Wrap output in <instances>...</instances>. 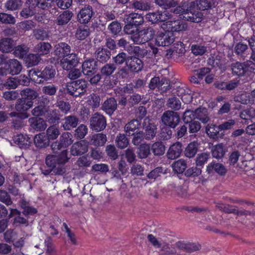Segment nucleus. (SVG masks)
Returning <instances> with one entry per match:
<instances>
[{"label": "nucleus", "mask_w": 255, "mask_h": 255, "mask_svg": "<svg viewBox=\"0 0 255 255\" xmlns=\"http://www.w3.org/2000/svg\"><path fill=\"white\" fill-rule=\"evenodd\" d=\"M206 172L210 174L216 173L223 175V165L213 160L207 166Z\"/></svg>", "instance_id": "nucleus-35"}, {"label": "nucleus", "mask_w": 255, "mask_h": 255, "mask_svg": "<svg viewBox=\"0 0 255 255\" xmlns=\"http://www.w3.org/2000/svg\"><path fill=\"white\" fill-rule=\"evenodd\" d=\"M66 87L67 94L74 97H81L86 91L87 83L85 80H78L68 82Z\"/></svg>", "instance_id": "nucleus-2"}, {"label": "nucleus", "mask_w": 255, "mask_h": 255, "mask_svg": "<svg viewBox=\"0 0 255 255\" xmlns=\"http://www.w3.org/2000/svg\"><path fill=\"white\" fill-rule=\"evenodd\" d=\"M177 5L178 3L175 6L172 7L173 8L171 10L174 13L182 14L183 15V18L186 19L187 20L192 22L195 21V18L194 17L193 14H192V16H190V13L188 12V10L187 9L185 10V9L183 8L182 6Z\"/></svg>", "instance_id": "nucleus-42"}, {"label": "nucleus", "mask_w": 255, "mask_h": 255, "mask_svg": "<svg viewBox=\"0 0 255 255\" xmlns=\"http://www.w3.org/2000/svg\"><path fill=\"white\" fill-rule=\"evenodd\" d=\"M56 106L59 108L60 111L64 114H67L70 111L71 105L69 102L62 100H58L55 104Z\"/></svg>", "instance_id": "nucleus-59"}, {"label": "nucleus", "mask_w": 255, "mask_h": 255, "mask_svg": "<svg viewBox=\"0 0 255 255\" xmlns=\"http://www.w3.org/2000/svg\"><path fill=\"white\" fill-rule=\"evenodd\" d=\"M40 57L37 54L30 53L24 57V61L25 65L28 67H32L38 64Z\"/></svg>", "instance_id": "nucleus-44"}, {"label": "nucleus", "mask_w": 255, "mask_h": 255, "mask_svg": "<svg viewBox=\"0 0 255 255\" xmlns=\"http://www.w3.org/2000/svg\"><path fill=\"white\" fill-rule=\"evenodd\" d=\"M79 63V58L77 55L74 53H71L63 59L60 60V65L65 70H70L76 68Z\"/></svg>", "instance_id": "nucleus-11"}, {"label": "nucleus", "mask_w": 255, "mask_h": 255, "mask_svg": "<svg viewBox=\"0 0 255 255\" xmlns=\"http://www.w3.org/2000/svg\"><path fill=\"white\" fill-rule=\"evenodd\" d=\"M32 107V103L26 101L22 98L18 99L15 104V109L19 113H27V110Z\"/></svg>", "instance_id": "nucleus-37"}, {"label": "nucleus", "mask_w": 255, "mask_h": 255, "mask_svg": "<svg viewBox=\"0 0 255 255\" xmlns=\"http://www.w3.org/2000/svg\"><path fill=\"white\" fill-rule=\"evenodd\" d=\"M146 119L144 121L143 126L145 129V132L144 133V138L147 140H150L153 139L156 133V127L155 125L149 123L147 126L145 127Z\"/></svg>", "instance_id": "nucleus-39"}, {"label": "nucleus", "mask_w": 255, "mask_h": 255, "mask_svg": "<svg viewBox=\"0 0 255 255\" xmlns=\"http://www.w3.org/2000/svg\"><path fill=\"white\" fill-rule=\"evenodd\" d=\"M13 50V53L15 57L22 59L26 56L29 51V48L26 45L23 44L15 46Z\"/></svg>", "instance_id": "nucleus-43"}, {"label": "nucleus", "mask_w": 255, "mask_h": 255, "mask_svg": "<svg viewBox=\"0 0 255 255\" xmlns=\"http://www.w3.org/2000/svg\"><path fill=\"white\" fill-rule=\"evenodd\" d=\"M173 170L178 173H182L187 168V163L184 160L179 159L175 161L172 165Z\"/></svg>", "instance_id": "nucleus-56"}, {"label": "nucleus", "mask_w": 255, "mask_h": 255, "mask_svg": "<svg viewBox=\"0 0 255 255\" xmlns=\"http://www.w3.org/2000/svg\"><path fill=\"white\" fill-rule=\"evenodd\" d=\"M116 143L117 146L121 149L126 148L128 144V139L124 134H119L116 138Z\"/></svg>", "instance_id": "nucleus-61"}, {"label": "nucleus", "mask_w": 255, "mask_h": 255, "mask_svg": "<svg viewBox=\"0 0 255 255\" xmlns=\"http://www.w3.org/2000/svg\"><path fill=\"white\" fill-rule=\"evenodd\" d=\"M90 128L92 130L101 131L107 126V120L102 114L97 112L92 115L90 121Z\"/></svg>", "instance_id": "nucleus-7"}, {"label": "nucleus", "mask_w": 255, "mask_h": 255, "mask_svg": "<svg viewBox=\"0 0 255 255\" xmlns=\"http://www.w3.org/2000/svg\"><path fill=\"white\" fill-rule=\"evenodd\" d=\"M200 143L197 141H193L188 144L184 151L186 157L191 158L195 156L199 150Z\"/></svg>", "instance_id": "nucleus-31"}, {"label": "nucleus", "mask_w": 255, "mask_h": 255, "mask_svg": "<svg viewBox=\"0 0 255 255\" xmlns=\"http://www.w3.org/2000/svg\"><path fill=\"white\" fill-rule=\"evenodd\" d=\"M132 6L136 9L147 10L150 8V4L144 0H132Z\"/></svg>", "instance_id": "nucleus-55"}, {"label": "nucleus", "mask_w": 255, "mask_h": 255, "mask_svg": "<svg viewBox=\"0 0 255 255\" xmlns=\"http://www.w3.org/2000/svg\"><path fill=\"white\" fill-rule=\"evenodd\" d=\"M13 40L10 38H2L0 41V51L2 52H9L13 50Z\"/></svg>", "instance_id": "nucleus-41"}, {"label": "nucleus", "mask_w": 255, "mask_h": 255, "mask_svg": "<svg viewBox=\"0 0 255 255\" xmlns=\"http://www.w3.org/2000/svg\"><path fill=\"white\" fill-rule=\"evenodd\" d=\"M60 134L59 129L55 125L50 126L46 130L45 134L48 137V139L54 140L57 138Z\"/></svg>", "instance_id": "nucleus-54"}, {"label": "nucleus", "mask_w": 255, "mask_h": 255, "mask_svg": "<svg viewBox=\"0 0 255 255\" xmlns=\"http://www.w3.org/2000/svg\"><path fill=\"white\" fill-rule=\"evenodd\" d=\"M233 73L239 76H250L255 70V63L251 60H247L244 63L239 62L232 66Z\"/></svg>", "instance_id": "nucleus-3"}, {"label": "nucleus", "mask_w": 255, "mask_h": 255, "mask_svg": "<svg viewBox=\"0 0 255 255\" xmlns=\"http://www.w3.org/2000/svg\"><path fill=\"white\" fill-rule=\"evenodd\" d=\"M151 149L155 155L160 156L164 154L165 146L161 141H156L152 144Z\"/></svg>", "instance_id": "nucleus-49"}, {"label": "nucleus", "mask_w": 255, "mask_h": 255, "mask_svg": "<svg viewBox=\"0 0 255 255\" xmlns=\"http://www.w3.org/2000/svg\"><path fill=\"white\" fill-rule=\"evenodd\" d=\"M173 51L176 53L178 56H182L185 52V46L181 41H175L173 43Z\"/></svg>", "instance_id": "nucleus-57"}, {"label": "nucleus", "mask_w": 255, "mask_h": 255, "mask_svg": "<svg viewBox=\"0 0 255 255\" xmlns=\"http://www.w3.org/2000/svg\"><path fill=\"white\" fill-rule=\"evenodd\" d=\"M29 74L35 83L40 84L46 82L53 78L56 71L54 66L48 65L40 69L31 70Z\"/></svg>", "instance_id": "nucleus-1"}, {"label": "nucleus", "mask_w": 255, "mask_h": 255, "mask_svg": "<svg viewBox=\"0 0 255 255\" xmlns=\"http://www.w3.org/2000/svg\"><path fill=\"white\" fill-rule=\"evenodd\" d=\"M51 48V45L48 42H40L35 47V51L40 56L48 54Z\"/></svg>", "instance_id": "nucleus-46"}, {"label": "nucleus", "mask_w": 255, "mask_h": 255, "mask_svg": "<svg viewBox=\"0 0 255 255\" xmlns=\"http://www.w3.org/2000/svg\"><path fill=\"white\" fill-rule=\"evenodd\" d=\"M176 246L182 251L189 253L199 251L201 249V246L199 244L192 243H185L182 241L177 242Z\"/></svg>", "instance_id": "nucleus-26"}, {"label": "nucleus", "mask_w": 255, "mask_h": 255, "mask_svg": "<svg viewBox=\"0 0 255 255\" xmlns=\"http://www.w3.org/2000/svg\"><path fill=\"white\" fill-rule=\"evenodd\" d=\"M73 15V12L70 10L60 11L55 19V23L57 26H65L70 21Z\"/></svg>", "instance_id": "nucleus-15"}, {"label": "nucleus", "mask_w": 255, "mask_h": 255, "mask_svg": "<svg viewBox=\"0 0 255 255\" xmlns=\"http://www.w3.org/2000/svg\"><path fill=\"white\" fill-rule=\"evenodd\" d=\"M88 151V146L84 141L76 142L71 147V153L73 155L84 154Z\"/></svg>", "instance_id": "nucleus-29"}, {"label": "nucleus", "mask_w": 255, "mask_h": 255, "mask_svg": "<svg viewBox=\"0 0 255 255\" xmlns=\"http://www.w3.org/2000/svg\"><path fill=\"white\" fill-rule=\"evenodd\" d=\"M161 121L165 126L175 128L180 122V117L177 112L167 110L163 113L161 117Z\"/></svg>", "instance_id": "nucleus-6"}, {"label": "nucleus", "mask_w": 255, "mask_h": 255, "mask_svg": "<svg viewBox=\"0 0 255 255\" xmlns=\"http://www.w3.org/2000/svg\"><path fill=\"white\" fill-rule=\"evenodd\" d=\"M90 27L86 24L78 26L75 32L76 38L80 40H85L90 34Z\"/></svg>", "instance_id": "nucleus-33"}, {"label": "nucleus", "mask_w": 255, "mask_h": 255, "mask_svg": "<svg viewBox=\"0 0 255 255\" xmlns=\"http://www.w3.org/2000/svg\"><path fill=\"white\" fill-rule=\"evenodd\" d=\"M21 98L26 101H30L33 105V101L38 96L37 92L30 88H25L20 92Z\"/></svg>", "instance_id": "nucleus-38"}, {"label": "nucleus", "mask_w": 255, "mask_h": 255, "mask_svg": "<svg viewBox=\"0 0 255 255\" xmlns=\"http://www.w3.org/2000/svg\"><path fill=\"white\" fill-rule=\"evenodd\" d=\"M32 140L35 146L39 149L46 147L49 145L50 142L48 137L44 132L35 135Z\"/></svg>", "instance_id": "nucleus-27"}, {"label": "nucleus", "mask_w": 255, "mask_h": 255, "mask_svg": "<svg viewBox=\"0 0 255 255\" xmlns=\"http://www.w3.org/2000/svg\"><path fill=\"white\" fill-rule=\"evenodd\" d=\"M248 49V46L246 44L242 42H239L236 44L234 48V53L239 57L244 58L246 57V52Z\"/></svg>", "instance_id": "nucleus-51"}, {"label": "nucleus", "mask_w": 255, "mask_h": 255, "mask_svg": "<svg viewBox=\"0 0 255 255\" xmlns=\"http://www.w3.org/2000/svg\"><path fill=\"white\" fill-rule=\"evenodd\" d=\"M13 141L20 148L27 149L32 143L31 137L27 134H17L14 136Z\"/></svg>", "instance_id": "nucleus-16"}, {"label": "nucleus", "mask_w": 255, "mask_h": 255, "mask_svg": "<svg viewBox=\"0 0 255 255\" xmlns=\"http://www.w3.org/2000/svg\"><path fill=\"white\" fill-rule=\"evenodd\" d=\"M76 163L79 168L88 167L91 165L92 160L90 157L83 155L78 159Z\"/></svg>", "instance_id": "nucleus-63"}, {"label": "nucleus", "mask_w": 255, "mask_h": 255, "mask_svg": "<svg viewBox=\"0 0 255 255\" xmlns=\"http://www.w3.org/2000/svg\"><path fill=\"white\" fill-rule=\"evenodd\" d=\"M50 8L52 10L56 9L55 3L52 0H39L38 9L50 11Z\"/></svg>", "instance_id": "nucleus-58"}, {"label": "nucleus", "mask_w": 255, "mask_h": 255, "mask_svg": "<svg viewBox=\"0 0 255 255\" xmlns=\"http://www.w3.org/2000/svg\"><path fill=\"white\" fill-rule=\"evenodd\" d=\"M94 54L96 59L100 63L107 62L111 56V51L103 46L98 47Z\"/></svg>", "instance_id": "nucleus-21"}, {"label": "nucleus", "mask_w": 255, "mask_h": 255, "mask_svg": "<svg viewBox=\"0 0 255 255\" xmlns=\"http://www.w3.org/2000/svg\"><path fill=\"white\" fill-rule=\"evenodd\" d=\"M155 35V31L151 27H147L139 30L135 34L131 36L134 43L137 44L150 42Z\"/></svg>", "instance_id": "nucleus-5"}, {"label": "nucleus", "mask_w": 255, "mask_h": 255, "mask_svg": "<svg viewBox=\"0 0 255 255\" xmlns=\"http://www.w3.org/2000/svg\"><path fill=\"white\" fill-rule=\"evenodd\" d=\"M126 25L124 27V31L127 34H131V36L135 34L139 31V28L134 24L129 22L126 19L125 21Z\"/></svg>", "instance_id": "nucleus-60"}, {"label": "nucleus", "mask_w": 255, "mask_h": 255, "mask_svg": "<svg viewBox=\"0 0 255 255\" xmlns=\"http://www.w3.org/2000/svg\"><path fill=\"white\" fill-rule=\"evenodd\" d=\"M126 65L131 72H138L143 68V62L136 57L129 56Z\"/></svg>", "instance_id": "nucleus-19"}, {"label": "nucleus", "mask_w": 255, "mask_h": 255, "mask_svg": "<svg viewBox=\"0 0 255 255\" xmlns=\"http://www.w3.org/2000/svg\"><path fill=\"white\" fill-rule=\"evenodd\" d=\"M110 32L112 34V37H115L118 35L122 30V25L121 23L117 21H112L108 27Z\"/></svg>", "instance_id": "nucleus-50"}, {"label": "nucleus", "mask_w": 255, "mask_h": 255, "mask_svg": "<svg viewBox=\"0 0 255 255\" xmlns=\"http://www.w3.org/2000/svg\"><path fill=\"white\" fill-rule=\"evenodd\" d=\"M224 213H234L238 216H242V215H251L252 214V212L250 211L246 210L244 209L239 210L238 209L233 208V207H230L228 205L224 204Z\"/></svg>", "instance_id": "nucleus-48"}, {"label": "nucleus", "mask_w": 255, "mask_h": 255, "mask_svg": "<svg viewBox=\"0 0 255 255\" xmlns=\"http://www.w3.org/2000/svg\"><path fill=\"white\" fill-rule=\"evenodd\" d=\"M116 69L114 64H106L101 69V72L103 76H106L103 84L108 89L113 88L115 85V82L110 80V75L114 73Z\"/></svg>", "instance_id": "nucleus-9"}, {"label": "nucleus", "mask_w": 255, "mask_h": 255, "mask_svg": "<svg viewBox=\"0 0 255 255\" xmlns=\"http://www.w3.org/2000/svg\"><path fill=\"white\" fill-rule=\"evenodd\" d=\"M150 154V147L148 144L140 145L138 148L137 156L140 158H146Z\"/></svg>", "instance_id": "nucleus-53"}, {"label": "nucleus", "mask_w": 255, "mask_h": 255, "mask_svg": "<svg viewBox=\"0 0 255 255\" xmlns=\"http://www.w3.org/2000/svg\"><path fill=\"white\" fill-rule=\"evenodd\" d=\"M251 95L247 93H242L235 96L234 98V101L241 103L243 104H252L254 100L252 99Z\"/></svg>", "instance_id": "nucleus-47"}, {"label": "nucleus", "mask_w": 255, "mask_h": 255, "mask_svg": "<svg viewBox=\"0 0 255 255\" xmlns=\"http://www.w3.org/2000/svg\"><path fill=\"white\" fill-rule=\"evenodd\" d=\"M210 158V154L208 152H203L198 154L196 159V165L200 167V169L203 167L204 164L207 162Z\"/></svg>", "instance_id": "nucleus-52"}, {"label": "nucleus", "mask_w": 255, "mask_h": 255, "mask_svg": "<svg viewBox=\"0 0 255 255\" xmlns=\"http://www.w3.org/2000/svg\"><path fill=\"white\" fill-rule=\"evenodd\" d=\"M9 74H18L22 70V65L16 59H9L5 64Z\"/></svg>", "instance_id": "nucleus-25"}, {"label": "nucleus", "mask_w": 255, "mask_h": 255, "mask_svg": "<svg viewBox=\"0 0 255 255\" xmlns=\"http://www.w3.org/2000/svg\"><path fill=\"white\" fill-rule=\"evenodd\" d=\"M101 98L99 95L93 93L91 94L88 100V104L92 107V108H97L100 105Z\"/></svg>", "instance_id": "nucleus-64"}, {"label": "nucleus", "mask_w": 255, "mask_h": 255, "mask_svg": "<svg viewBox=\"0 0 255 255\" xmlns=\"http://www.w3.org/2000/svg\"><path fill=\"white\" fill-rule=\"evenodd\" d=\"M140 122L137 119H133L128 122L125 127L126 133L128 136H131L134 133L139 131Z\"/></svg>", "instance_id": "nucleus-32"}, {"label": "nucleus", "mask_w": 255, "mask_h": 255, "mask_svg": "<svg viewBox=\"0 0 255 255\" xmlns=\"http://www.w3.org/2000/svg\"><path fill=\"white\" fill-rule=\"evenodd\" d=\"M167 31L171 32H179L185 30L187 27V24L181 20L174 21L168 20L166 22Z\"/></svg>", "instance_id": "nucleus-20"}, {"label": "nucleus", "mask_w": 255, "mask_h": 255, "mask_svg": "<svg viewBox=\"0 0 255 255\" xmlns=\"http://www.w3.org/2000/svg\"><path fill=\"white\" fill-rule=\"evenodd\" d=\"M68 151L67 149H64L58 155H48L45 159L47 165H51L52 164H58L64 165L68 162Z\"/></svg>", "instance_id": "nucleus-8"}, {"label": "nucleus", "mask_w": 255, "mask_h": 255, "mask_svg": "<svg viewBox=\"0 0 255 255\" xmlns=\"http://www.w3.org/2000/svg\"><path fill=\"white\" fill-rule=\"evenodd\" d=\"M126 20L130 23L134 24L139 27L144 22L143 16L141 14L132 12L129 13L126 18Z\"/></svg>", "instance_id": "nucleus-40"}, {"label": "nucleus", "mask_w": 255, "mask_h": 255, "mask_svg": "<svg viewBox=\"0 0 255 255\" xmlns=\"http://www.w3.org/2000/svg\"><path fill=\"white\" fill-rule=\"evenodd\" d=\"M9 116L12 118V127L14 129H18L23 126V120L29 117V114L27 113H18L12 112L9 114Z\"/></svg>", "instance_id": "nucleus-13"}, {"label": "nucleus", "mask_w": 255, "mask_h": 255, "mask_svg": "<svg viewBox=\"0 0 255 255\" xmlns=\"http://www.w3.org/2000/svg\"><path fill=\"white\" fill-rule=\"evenodd\" d=\"M79 120L75 116H66L61 120V127L65 130H70L77 127Z\"/></svg>", "instance_id": "nucleus-22"}, {"label": "nucleus", "mask_w": 255, "mask_h": 255, "mask_svg": "<svg viewBox=\"0 0 255 255\" xmlns=\"http://www.w3.org/2000/svg\"><path fill=\"white\" fill-rule=\"evenodd\" d=\"M223 124L217 126L215 125H208L206 128V132L211 138L219 139L223 136Z\"/></svg>", "instance_id": "nucleus-18"}, {"label": "nucleus", "mask_w": 255, "mask_h": 255, "mask_svg": "<svg viewBox=\"0 0 255 255\" xmlns=\"http://www.w3.org/2000/svg\"><path fill=\"white\" fill-rule=\"evenodd\" d=\"M97 61L94 58L85 60L82 65V72L85 75H92L97 72Z\"/></svg>", "instance_id": "nucleus-17"}, {"label": "nucleus", "mask_w": 255, "mask_h": 255, "mask_svg": "<svg viewBox=\"0 0 255 255\" xmlns=\"http://www.w3.org/2000/svg\"><path fill=\"white\" fill-rule=\"evenodd\" d=\"M31 129L35 131H42L47 127L46 121L39 117H32L28 120Z\"/></svg>", "instance_id": "nucleus-23"}, {"label": "nucleus", "mask_w": 255, "mask_h": 255, "mask_svg": "<svg viewBox=\"0 0 255 255\" xmlns=\"http://www.w3.org/2000/svg\"><path fill=\"white\" fill-rule=\"evenodd\" d=\"M175 93L184 103L190 102L192 99L191 91L185 86H178L176 89Z\"/></svg>", "instance_id": "nucleus-30"}, {"label": "nucleus", "mask_w": 255, "mask_h": 255, "mask_svg": "<svg viewBox=\"0 0 255 255\" xmlns=\"http://www.w3.org/2000/svg\"><path fill=\"white\" fill-rule=\"evenodd\" d=\"M117 108V101L113 97L108 98L102 106V109L109 115H112Z\"/></svg>", "instance_id": "nucleus-28"}, {"label": "nucleus", "mask_w": 255, "mask_h": 255, "mask_svg": "<svg viewBox=\"0 0 255 255\" xmlns=\"http://www.w3.org/2000/svg\"><path fill=\"white\" fill-rule=\"evenodd\" d=\"M107 141V136L103 133L93 134L90 140V143L96 146H103Z\"/></svg>", "instance_id": "nucleus-36"}, {"label": "nucleus", "mask_w": 255, "mask_h": 255, "mask_svg": "<svg viewBox=\"0 0 255 255\" xmlns=\"http://www.w3.org/2000/svg\"><path fill=\"white\" fill-rule=\"evenodd\" d=\"M95 14L93 7L89 4H82L77 14V21L80 24L89 23Z\"/></svg>", "instance_id": "nucleus-4"}, {"label": "nucleus", "mask_w": 255, "mask_h": 255, "mask_svg": "<svg viewBox=\"0 0 255 255\" xmlns=\"http://www.w3.org/2000/svg\"><path fill=\"white\" fill-rule=\"evenodd\" d=\"M45 116L46 121L49 124H56L60 123L61 116L58 110H47Z\"/></svg>", "instance_id": "nucleus-34"}, {"label": "nucleus", "mask_w": 255, "mask_h": 255, "mask_svg": "<svg viewBox=\"0 0 255 255\" xmlns=\"http://www.w3.org/2000/svg\"><path fill=\"white\" fill-rule=\"evenodd\" d=\"M128 57L129 56H128L126 53L122 52L113 57V60L114 63L117 65H121L125 62L127 64V61Z\"/></svg>", "instance_id": "nucleus-62"}, {"label": "nucleus", "mask_w": 255, "mask_h": 255, "mask_svg": "<svg viewBox=\"0 0 255 255\" xmlns=\"http://www.w3.org/2000/svg\"><path fill=\"white\" fill-rule=\"evenodd\" d=\"M171 14L166 10L163 11L157 10L147 14L146 18L152 23H156L159 22L166 21L171 17Z\"/></svg>", "instance_id": "nucleus-10"}, {"label": "nucleus", "mask_w": 255, "mask_h": 255, "mask_svg": "<svg viewBox=\"0 0 255 255\" xmlns=\"http://www.w3.org/2000/svg\"><path fill=\"white\" fill-rule=\"evenodd\" d=\"M182 150V143L180 142H176L169 147L166 156L168 159H176L180 156Z\"/></svg>", "instance_id": "nucleus-24"}, {"label": "nucleus", "mask_w": 255, "mask_h": 255, "mask_svg": "<svg viewBox=\"0 0 255 255\" xmlns=\"http://www.w3.org/2000/svg\"><path fill=\"white\" fill-rule=\"evenodd\" d=\"M196 119L200 121L203 124L207 123L210 119L208 116V112L206 109L199 108L195 110Z\"/></svg>", "instance_id": "nucleus-45"}, {"label": "nucleus", "mask_w": 255, "mask_h": 255, "mask_svg": "<svg viewBox=\"0 0 255 255\" xmlns=\"http://www.w3.org/2000/svg\"><path fill=\"white\" fill-rule=\"evenodd\" d=\"M175 41L173 33L169 31L158 34L155 39V43L158 46H168Z\"/></svg>", "instance_id": "nucleus-12"}, {"label": "nucleus", "mask_w": 255, "mask_h": 255, "mask_svg": "<svg viewBox=\"0 0 255 255\" xmlns=\"http://www.w3.org/2000/svg\"><path fill=\"white\" fill-rule=\"evenodd\" d=\"M70 52V46L65 42H59L55 46L54 54L58 59H64L71 54Z\"/></svg>", "instance_id": "nucleus-14"}]
</instances>
